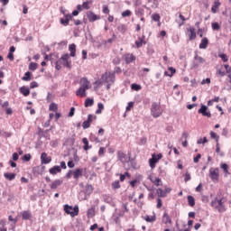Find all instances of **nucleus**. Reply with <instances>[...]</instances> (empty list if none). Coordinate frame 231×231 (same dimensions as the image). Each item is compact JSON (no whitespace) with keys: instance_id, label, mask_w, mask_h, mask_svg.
Masks as SVG:
<instances>
[{"instance_id":"obj_1","label":"nucleus","mask_w":231,"mask_h":231,"mask_svg":"<svg viewBox=\"0 0 231 231\" xmlns=\"http://www.w3.org/2000/svg\"><path fill=\"white\" fill-rule=\"evenodd\" d=\"M101 80L104 84H106V89L109 91L111 89V85L115 84L116 77L115 73L106 71L101 76Z\"/></svg>"},{"instance_id":"obj_2","label":"nucleus","mask_w":231,"mask_h":231,"mask_svg":"<svg viewBox=\"0 0 231 231\" xmlns=\"http://www.w3.org/2000/svg\"><path fill=\"white\" fill-rule=\"evenodd\" d=\"M151 115L153 118H160L161 115H163V109L162 105L158 102H153L151 106Z\"/></svg>"},{"instance_id":"obj_3","label":"nucleus","mask_w":231,"mask_h":231,"mask_svg":"<svg viewBox=\"0 0 231 231\" xmlns=\"http://www.w3.org/2000/svg\"><path fill=\"white\" fill-rule=\"evenodd\" d=\"M211 207L216 208L218 212H225L226 208H225V205H223V199H217V198H215L211 201Z\"/></svg>"},{"instance_id":"obj_4","label":"nucleus","mask_w":231,"mask_h":231,"mask_svg":"<svg viewBox=\"0 0 231 231\" xmlns=\"http://www.w3.org/2000/svg\"><path fill=\"white\" fill-rule=\"evenodd\" d=\"M64 212L69 215L70 217H75V216H79V206H75L74 208H72L71 206L65 204Z\"/></svg>"},{"instance_id":"obj_5","label":"nucleus","mask_w":231,"mask_h":231,"mask_svg":"<svg viewBox=\"0 0 231 231\" xmlns=\"http://www.w3.org/2000/svg\"><path fill=\"white\" fill-rule=\"evenodd\" d=\"M161 158H163V155L162 153L152 155V158L149 159L151 169H154V167H156V164L158 163V162H160Z\"/></svg>"},{"instance_id":"obj_6","label":"nucleus","mask_w":231,"mask_h":231,"mask_svg":"<svg viewBox=\"0 0 231 231\" xmlns=\"http://www.w3.org/2000/svg\"><path fill=\"white\" fill-rule=\"evenodd\" d=\"M84 194V197L81 198V199L86 200L93 194V186L91 184H87L85 187V191L81 192L79 196H82Z\"/></svg>"},{"instance_id":"obj_7","label":"nucleus","mask_w":231,"mask_h":231,"mask_svg":"<svg viewBox=\"0 0 231 231\" xmlns=\"http://www.w3.org/2000/svg\"><path fill=\"white\" fill-rule=\"evenodd\" d=\"M209 177L212 181H219V168H210Z\"/></svg>"},{"instance_id":"obj_8","label":"nucleus","mask_w":231,"mask_h":231,"mask_svg":"<svg viewBox=\"0 0 231 231\" xmlns=\"http://www.w3.org/2000/svg\"><path fill=\"white\" fill-rule=\"evenodd\" d=\"M93 120H97V116L89 114L88 116V119L82 124L83 129H89V127H91V123L93 122Z\"/></svg>"},{"instance_id":"obj_9","label":"nucleus","mask_w":231,"mask_h":231,"mask_svg":"<svg viewBox=\"0 0 231 231\" xmlns=\"http://www.w3.org/2000/svg\"><path fill=\"white\" fill-rule=\"evenodd\" d=\"M198 113L202 115V116H207L208 118H211L212 116L210 110H208V106L205 105H201V107L199 109Z\"/></svg>"},{"instance_id":"obj_10","label":"nucleus","mask_w":231,"mask_h":231,"mask_svg":"<svg viewBox=\"0 0 231 231\" xmlns=\"http://www.w3.org/2000/svg\"><path fill=\"white\" fill-rule=\"evenodd\" d=\"M205 59L203 57L199 56L198 53L194 56V61L192 63L193 68H199V64H204Z\"/></svg>"},{"instance_id":"obj_11","label":"nucleus","mask_w":231,"mask_h":231,"mask_svg":"<svg viewBox=\"0 0 231 231\" xmlns=\"http://www.w3.org/2000/svg\"><path fill=\"white\" fill-rule=\"evenodd\" d=\"M87 17L89 23H95V21H100V16L97 15L93 11L87 12Z\"/></svg>"},{"instance_id":"obj_12","label":"nucleus","mask_w":231,"mask_h":231,"mask_svg":"<svg viewBox=\"0 0 231 231\" xmlns=\"http://www.w3.org/2000/svg\"><path fill=\"white\" fill-rule=\"evenodd\" d=\"M41 162L42 165H48V163H51V157L48 156V153L42 152L41 155Z\"/></svg>"},{"instance_id":"obj_13","label":"nucleus","mask_w":231,"mask_h":231,"mask_svg":"<svg viewBox=\"0 0 231 231\" xmlns=\"http://www.w3.org/2000/svg\"><path fill=\"white\" fill-rule=\"evenodd\" d=\"M72 17L73 16L69 14H65L63 18L60 19V24H62V26H68V24H69V21H71Z\"/></svg>"},{"instance_id":"obj_14","label":"nucleus","mask_w":231,"mask_h":231,"mask_svg":"<svg viewBox=\"0 0 231 231\" xmlns=\"http://www.w3.org/2000/svg\"><path fill=\"white\" fill-rule=\"evenodd\" d=\"M143 8H147V5H143L142 7H135L134 14L136 17H143V15H145V10Z\"/></svg>"},{"instance_id":"obj_15","label":"nucleus","mask_w":231,"mask_h":231,"mask_svg":"<svg viewBox=\"0 0 231 231\" xmlns=\"http://www.w3.org/2000/svg\"><path fill=\"white\" fill-rule=\"evenodd\" d=\"M79 86L80 88H83L85 89H90L91 86H89V80L88 78H81L79 80Z\"/></svg>"},{"instance_id":"obj_16","label":"nucleus","mask_w":231,"mask_h":231,"mask_svg":"<svg viewBox=\"0 0 231 231\" xmlns=\"http://www.w3.org/2000/svg\"><path fill=\"white\" fill-rule=\"evenodd\" d=\"M61 60H63V66L65 68H71V61H69V54H63L61 56Z\"/></svg>"},{"instance_id":"obj_17","label":"nucleus","mask_w":231,"mask_h":231,"mask_svg":"<svg viewBox=\"0 0 231 231\" xmlns=\"http://www.w3.org/2000/svg\"><path fill=\"white\" fill-rule=\"evenodd\" d=\"M187 33L189 41H194L196 39V29L194 27L188 28Z\"/></svg>"},{"instance_id":"obj_18","label":"nucleus","mask_w":231,"mask_h":231,"mask_svg":"<svg viewBox=\"0 0 231 231\" xmlns=\"http://www.w3.org/2000/svg\"><path fill=\"white\" fill-rule=\"evenodd\" d=\"M143 44H147V42H145L144 35L138 37L137 41H135L136 48H142Z\"/></svg>"},{"instance_id":"obj_19","label":"nucleus","mask_w":231,"mask_h":231,"mask_svg":"<svg viewBox=\"0 0 231 231\" xmlns=\"http://www.w3.org/2000/svg\"><path fill=\"white\" fill-rule=\"evenodd\" d=\"M49 172L52 176H55V174H59V172H62V169H60V166L55 165L49 170Z\"/></svg>"},{"instance_id":"obj_20","label":"nucleus","mask_w":231,"mask_h":231,"mask_svg":"<svg viewBox=\"0 0 231 231\" xmlns=\"http://www.w3.org/2000/svg\"><path fill=\"white\" fill-rule=\"evenodd\" d=\"M125 60L126 64H131V62H134V60H136V56H134L131 53L125 54Z\"/></svg>"},{"instance_id":"obj_21","label":"nucleus","mask_w":231,"mask_h":231,"mask_svg":"<svg viewBox=\"0 0 231 231\" xmlns=\"http://www.w3.org/2000/svg\"><path fill=\"white\" fill-rule=\"evenodd\" d=\"M60 185H62V180L58 179L53 180L51 183L50 187L52 190H55V189H57L58 187H60Z\"/></svg>"},{"instance_id":"obj_22","label":"nucleus","mask_w":231,"mask_h":231,"mask_svg":"<svg viewBox=\"0 0 231 231\" xmlns=\"http://www.w3.org/2000/svg\"><path fill=\"white\" fill-rule=\"evenodd\" d=\"M219 6H221V3L219 2V0H216L211 7L212 14H217Z\"/></svg>"},{"instance_id":"obj_23","label":"nucleus","mask_w":231,"mask_h":231,"mask_svg":"<svg viewBox=\"0 0 231 231\" xmlns=\"http://www.w3.org/2000/svg\"><path fill=\"white\" fill-rule=\"evenodd\" d=\"M208 46V39L207 37H205L201 40V42H200L199 48L200 50H207Z\"/></svg>"},{"instance_id":"obj_24","label":"nucleus","mask_w":231,"mask_h":231,"mask_svg":"<svg viewBox=\"0 0 231 231\" xmlns=\"http://www.w3.org/2000/svg\"><path fill=\"white\" fill-rule=\"evenodd\" d=\"M86 91H88L87 88L79 87V89L76 91V95H77V97H86Z\"/></svg>"},{"instance_id":"obj_25","label":"nucleus","mask_w":231,"mask_h":231,"mask_svg":"<svg viewBox=\"0 0 231 231\" xmlns=\"http://www.w3.org/2000/svg\"><path fill=\"white\" fill-rule=\"evenodd\" d=\"M19 91L23 97H28V95H30V88L28 87L23 86L19 88Z\"/></svg>"},{"instance_id":"obj_26","label":"nucleus","mask_w":231,"mask_h":231,"mask_svg":"<svg viewBox=\"0 0 231 231\" xmlns=\"http://www.w3.org/2000/svg\"><path fill=\"white\" fill-rule=\"evenodd\" d=\"M84 171L80 168H78L74 171L73 172V176H74V180H79V178H80V176H82Z\"/></svg>"},{"instance_id":"obj_27","label":"nucleus","mask_w":231,"mask_h":231,"mask_svg":"<svg viewBox=\"0 0 231 231\" xmlns=\"http://www.w3.org/2000/svg\"><path fill=\"white\" fill-rule=\"evenodd\" d=\"M69 50L70 51V57H75L77 53V45H75V43L69 44Z\"/></svg>"},{"instance_id":"obj_28","label":"nucleus","mask_w":231,"mask_h":231,"mask_svg":"<svg viewBox=\"0 0 231 231\" xmlns=\"http://www.w3.org/2000/svg\"><path fill=\"white\" fill-rule=\"evenodd\" d=\"M117 156H118V160H120L122 163H125V162H127V155L124 153V152H119L117 153Z\"/></svg>"},{"instance_id":"obj_29","label":"nucleus","mask_w":231,"mask_h":231,"mask_svg":"<svg viewBox=\"0 0 231 231\" xmlns=\"http://www.w3.org/2000/svg\"><path fill=\"white\" fill-rule=\"evenodd\" d=\"M162 223H164L165 225H171V223H172V220L171 219V217H169V214L164 213L162 216Z\"/></svg>"},{"instance_id":"obj_30","label":"nucleus","mask_w":231,"mask_h":231,"mask_svg":"<svg viewBox=\"0 0 231 231\" xmlns=\"http://www.w3.org/2000/svg\"><path fill=\"white\" fill-rule=\"evenodd\" d=\"M16 174L15 173H10V172H5L4 173V177L5 180H8L9 181H14V179L15 178Z\"/></svg>"},{"instance_id":"obj_31","label":"nucleus","mask_w":231,"mask_h":231,"mask_svg":"<svg viewBox=\"0 0 231 231\" xmlns=\"http://www.w3.org/2000/svg\"><path fill=\"white\" fill-rule=\"evenodd\" d=\"M22 80H23L24 82H30V80H32V72H25L24 76L22 78Z\"/></svg>"},{"instance_id":"obj_32","label":"nucleus","mask_w":231,"mask_h":231,"mask_svg":"<svg viewBox=\"0 0 231 231\" xmlns=\"http://www.w3.org/2000/svg\"><path fill=\"white\" fill-rule=\"evenodd\" d=\"M169 71L171 73H169ZM174 73H176V69L170 67L168 68V71L164 72L165 77H172V75H174Z\"/></svg>"},{"instance_id":"obj_33","label":"nucleus","mask_w":231,"mask_h":231,"mask_svg":"<svg viewBox=\"0 0 231 231\" xmlns=\"http://www.w3.org/2000/svg\"><path fill=\"white\" fill-rule=\"evenodd\" d=\"M62 64H64V60H62V58L55 62V68L58 69V71L62 69Z\"/></svg>"},{"instance_id":"obj_34","label":"nucleus","mask_w":231,"mask_h":231,"mask_svg":"<svg viewBox=\"0 0 231 231\" xmlns=\"http://www.w3.org/2000/svg\"><path fill=\"white\" fill-rule=\"evenodd\" d=\"M82 142L84 143V151H89V149H91V146H89V141H88V138L84 137L82 139Z\"/></svg>"},{"instance_id":"obj_35","label":"nucleus","mask_w":231,"mask_h":231,"mask_svg":"<svg viewBox=\"0 0 231 231\" xmlns=\"http://www.w3.org/2000/svg\"><path fill=\"white\" fill-rule=\"evenodd\" d=\"M87 217L88 218L95 217V207H92L88 209L87 211Z\"/></svg>"},{"instance_id":"obj_36","label":"nucleus","mask_w":231,"mask_h":231,"mask_svg":"<svg viewBox=\"0 0 231 231\" xmlns=\"http://www.w3.org/2000/svg\"><path fill=\"white\" fill-rule=\"evenodd\" d=\"M30 217H32V213H30V211H23L22 219L28 220Z\"/></svg>"},{"instance_id":"obj_37","label":"nucleus","mask_w":231,"mask_h":231,"mask_svg":"<svg viewBox=\"0 0 231 231\" xmlns=\"http://www.w3.org/2000/svg\"><path fill=\"white\" fill-rule=\"evenodd\" d=\"M93 104H95V100L92 98H87L85 100V107H91L93 106Z\"/></svg>"},{"instance_id":"obj_38","label":"nucleus","mask_w":231,"mask_h":231,"mask_svg":"<svg viewBox=\"0 0 231 231\" xmlns=\"http://www.w3.org/2000/svg\"><path fill=\"white\" fill-rule=\"evenodd\" d=\"M188 204L189 207H194V205H196V199L191 195L188 196Z\"/></svg>"},{"instance_id":"obj_39","label":"nucleus","mask_w":231,"mask_h":231,"mask_svg":"<svg viewBox=\"0 0 231 231\" xmlns=\"http://www.w3.org/2000/svg\"><path fill=\"white\" fill-rule=\"evenodd\" d=\"M157 196L159 198H165V196H167V192H165L163 189H157Z\"/></svg>"},{"instance_id":"obj_40","label":"nucleus","mask_w":231,"mask_h":231,"mask_svg":"<svg viewBox=\"0 0 231 231\" xmlns=\"http://www.w3.org/2000/svg\"><path fill=\"white\" fill-rule=\"evenodd\" d=\"M144 220L147 223H154V221H156V216H152V217L145 216Z\"/></svg>"},{"instance_id":"obj_41","label":"nucleus","mask_w":231,"mask_h":231,"mask_svg":"<svg viewBox=\"0 0 231 231\" xmlns=\"http://www.w3.org/2000/svg\"><path fill=\"white\" fill-rule=\"evenodd\" d=\"M59 109V106L55 103H51L49 106V111H53L54 113H57Z\"/></svg>"},{"instance_id":"obj_42","label":"nucleus","mask_w":231,"mask_h":231,"mask_svg":"<svg viewBox=\"0 0 231 231\" xmlns=\"http://www.w3.org/2000/svg\"><path fill=\"white\" fill-rule=\"evenodd\" d=\"M112 220L114 221V223H116V225H120V217L116 214H114L112 216Z\"/></svg>"},{"instance_id":"obj_43","label":"nucleus","mask_w":231,"mask_h":231,"mask_svg":"<svg viewBox=\"0 0 231 231\" xmlns=\"http://www.w3.org/2000/svg\"><path fill=\"white\" fill-rule=\"evenodd\" d=\"M89 140L90 142H97V143H100V139L93 134H90Z\"/></svg>"},{"instance_id":"obj_44","label":"nucleus","mask_w":231,"mask_h":231,"mask_svg":"<svg viewBox=\"0 0 231 231\" xmlns=\"http://www.w3.org/2000/svg\"><path fill=\"white\" fill-rule=\"evenodd\" d=\"M97 107L98 109L96 111V115H100L104 109V104L98 103Z\"/></svg>"},{"instance_id":"obj_45","label":"nucleus","mask_w":231,"mask_h":231,"mask_svg":"<svg viewBox=\"0 0 231 231\" xmlns=\"http://www.w3.org/2000/svg\"><path fill=\"white\" fill-rule=\"evenodd\" d=\"M103 199L105 201V203H108L110 205V203H113V199L110 196L105 195L103 197Z\"/></svg>"},{"instance_id":"obj_46","label":"nucleus","mask_w":231,"mask_h":231,"mask_svg":"<svg viewBox=\"0 0 231 231\" xmlns=\"http://www.w3.org/2000/svg\"><path fill=\"white\" fill-rule=\"evenodd\" d=\"M210 136L213 140H216L217 143H219V135H217L216 133L210 132Z\"/></svg>"},{"instance_id":"obj_47","label":"nucleus","mask_w":231,"mask_h":231,"mask_svg":"<svg viewBox=\"0 0 231 231\" xmlns=\"http://www.w3.org/2000/svg\"><path fill=\"white\" fill-rule=\"evenodd\" d=\"M112 188L116 190V189H120V180H116L112 183Z\"/></svg>"},{"instance_id":"obj_48","label":"nucleus","mask_w":231,"mask_h":231,"mask_svg":"<svg viewBox=\"0 0 231 231\" xmlns=\"http://www.w3.org/2000/svg\"><path fill=\"white\" fill-rule=\"evenodd\" d=\"M211 26H212V30H215V31H219V30H221V26L219 25V23H213L212 24H211Z\"/></svg>"},{"instance_id":"obj_49","label":"nucleus","mask_w":231,"mask_h":231,"mask_svg":"<svg viewBox=\"0 0 231 231\" xmlns=\"http://www.w3.org/2000/svg\"><path fill=\"white\" fill-rule=\"evenodd\" d=\"M131 88H132V89H134V91H140V89H142V86H140L136 83L132 84Z\"/></svg>"},{"instance_id":"obj_50","label":"nucleus","mask_w":231,"mask_h":231,"mask_svg":"<svg viewBox=\"0 0 231 231\" xmlns=\"http://www.w3.org/2000/svg\"><path fill=\"white\" fill-rule=\"evenodd\" d=\"M29 69L31 71H35V69H37V63L35 62H31L29 65Z\"/></svg>"},{"instance_id":"obj_51","label":"nucleus","mask_w":231,"mask_h":231,"mask_svg":"<svg viewBox=\"0 0 231 231\" xmlns=\"http://www.w3.org/2000/svg\"><path fill=\"white\" fill-rule=\"evenodd\" d=\"M102 84H104V80L102 79H97L94 82V85L97 86L95 87V89H97V88H100V86H102Z\"/></svg>"},{"instance_id":"obj_52","label":"nucleus","mask_w":231,"mask_h":231,"mask_svg":"<svg viewBox=\"0 0 231 231\" xmlns=\"http://www.w3.org/2000/svg\"><path fill=\"white\" fill-rule=\"evenodd\" d=\"M22 160L23 162H30V160H32V155L30 153L24 154Z\"/></svg>"},{"instance_id":"obj_53","label":"nucleus","mask_w":231,"mask_h":231,"mask_svg":"<svg viewBox=\"0 0 231 231\" xmlns=\"http://www.w3.org/2000/svg\"><path fill=\"white\" fill-rule=\"evenodd\" d=\"M117 30H118V32H120L121 33H125V25H124V24H120V25H118L117 26Z\"/></svg>"},{"instance_id":"obj_54","label":"nucleus","mask_w":231,"mask_h":231,"mask_svg":"<svg viewBox=\"0 0 231 231\" xmlns=\"http://www.w3.org/2000/svg\"><path fill=\"white\" fill-rule=\"evenodd\" d=\"M218 57L222 59L223 62H228V56H226V54L222 53V54H219Z\"/></svg>"},{"instance_id":"obj_55","label":"nucleus","mask_w":231,"mask_h":231,"mask_svg":"<svg viewBox=\"0 0 231 231\" xmlns=\"http://www.w3.org/2000/svg\"><path fill=\"white\" fill-rule=\"evenodd\" d=\"M125 176H127V178H131V174H129V172H125V174L120 175V181H125Z\"/></svg>"},{"instance_id":"obj_56","label":"nucleus","mask_w":231,"mask_h":231,"mask_svg":"<svg viewBox=\"0 0 231 231\" xmlns=\"http://www.w3.org/2000/svg\"><path fill=\"white\" fill-rule=\"evenodd\" d=\"M122 17H131V10H125L122 13Z\"/></svg>"},{"instance_id":"obj_57","label":"nucleus","mask_w":231,"mask_h":231,"mask_svg":"<svg viewBox=\"0 0 231 231\" xmlns=\"http://www.w3.org/2000/svg\"><path fill=\"white\" fill-rule=\"evenodd\" d=\"M224 68L226 69V73H227V75H231V67H230V65L226 64V65H224Z\"/></svg>"},{"instance_id":"obj_58","label":"nucleus","mask_w":231,"mask_h":231,"mask_svg":"<svg viewBox=\"0 0 231 231\" xmlns=\"http://www.w3.org/2000/svg\"><path fill=\"white\" fill-rule=\"evenodd\" d=\"M217 75H219V77H225L226 75V72L223 71L221 69H217Z\"/></svg>"},{"instance_id":"obj_59","label":"nucleus","mask_w":231,"mask_h":231,"mask_svg":"<svg viewBox=\"0 0 231 231\" xmlns=\"http://www.w3.org/2000/svg\"><path fill=\"white\" fill-rule=\"evenodd\" d=\"M52 100H53V95L49 92V93L47 94L46 101H47L48 103H50V102H51Z\"/></svg>"},{"instance_id":"obj_60","label":"nucleus","mask_w":231,"mask_h":231,"mask_svg":"<svg viewBox=\"0 0 231 231\" xmlns=\"http://www.w3.org/2000/svg\"><path fill=\"white\" fill-rule=\"evenodd\" d=\"M82 8L85 10H89V8H91V6H89V2H83Z\"/></svg>"},{"instance_id":"obj_61","label":"nucleus","mask_w":231,"mask_h":231,"mask_svg":"<svg viewBox=\"0 0 231 231\" xmlns=\"http://www.w3.org/2000/svg\"><path fill=\"white\" fill-rule=\"evenodd\" d=\"M220 169H222L224 172H226V171H228V164H226V163H222V164L220 165Z\"/></svg>"},{"instance_id":"obj_62","label":"nucleus","mask_w":231,"mask_h":231,"mask_svg":"<svg viewBox=\"0 0 231 231\" xmlns=\"http://www.w3.org/2000/svg\"><path fill=\"white\" fill-rule=\"evenodd\" d=\"M134 106V102L131 101L128 103V105L126 106L125 109L126 111H131V108Z\"/></svg>"},{"instance_id":"obj_63","label":"nucleus","mask_w":231,"mask_h":231,"mask_svg":"<svg viewBox=\"0 0 231 231\" xmlns=\"http://www.w3.org/2000/svg\"><path fill=\"white\" fill-rule=\"evenodd\" d=\"M133 3L134 5L135 8H137V7L141 6L142 0H133Z\"/></svg>"},{"instance_id":"obj_64","label":"nucleus","mask_w":231,"mask_h":231,"mask_svg":"<svg viewBox=\"0 0 231 231\" xmlns=\"http://www.w3.org/2000/svg\"><path fill=\"white\" fill-rule=\"evenodd\" d=\"M152 21H155V23H158V21H160V14H153Z\"/></svg>"}]
</instances>
